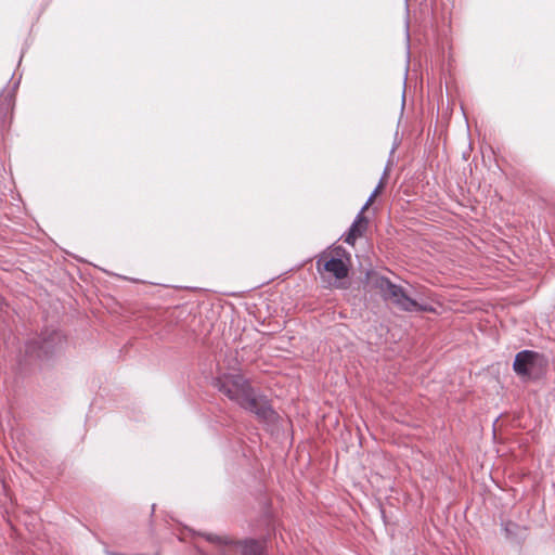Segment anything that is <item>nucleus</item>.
Masks as SVG:
<instances>
[{"mask_svg":"<svg viewBox=\"0 0 555 555\" xmlns=\"http://www.w3.org/2000/svg\"><path fill=\"white\" fill-rule=\"evenodd\" d=\"M215 387L244 410L253 413L260 422L273 423L276 413L266 396L256 393L249 382L240 374L218 377Z\"/></svg>","mask_w":555,"mask_h":555,"instance_id":"obj_1","label":"nucleus"},{"mask_svg":"<svg viewBox=\"0 0 555 555\" xmlns=\"http://www.w3.org/2000/svg\"><path fill=\"white\" fill-rule=\"evenodd\" d=\"M373 284L380 292L383 298L390 300L398 309L405 312L415 311L416 300L412 299L402 286L392 283L386 276H376Z\"/></svg>","mask_w":555,"mask_h":555,"instance_id":"obj_2","label":"nucleus"},{"mask_svg":"<svg viewBox=\"0 0 555 555\" xmlns=\"http://www.w3.org/2000/svg\"><path fill=\"white\" fill-rule=\"evenodd\" d=\"M63 344V337L55 330H44L36 338L28 340L25 345L27 356L36 359L49 358Z\"/></svg>","mask_w":555,"mask_h":555,"instance_id":"obj_3","label":"nucleus"},{"mask_svg":"<svg viewBox=\"0 0 555 555\" xmlns=\"http://www.w3.org/2000/svg\"><path fill=\"white\" fill-rule=\"evenodd\" d=\"M386 176H387V168L385 169L384 176L380 179L379 183L374 189V191L372 192V194L370 195V197L367 198L366 203L361 208L359 214L356 216L354 221L352 222L348 233L345 236V243H347L349 245H353L358 237L363 236L364 232L366 231L367 224H369V220L364 216V211L369 208V206L373 203L374 198L383 190L384 183H385L384 179H385Z\"/></svg>","mask_w":555,"mask_h":555,"instance_id":"obj_4","label":"nucleus"},{"mask_svg":"<svg viewBox=\"0 0 555 555\" xmlns=\"http://www.w3.org/2000/svg\"><path fill=\"white\" fill-rule=\"evenodd\" d=\"M543 360V357L532 350L519 351L514 360V371L521 376L530 375L532 369Z\"/></svg>","mask_w":555,"mask_h":555,"instance_id":"obj_5","label":"nucleus"},{"mask_svg":"<svg viewBox=\"0 0 555 555\" xmlns=\"http://www.w3.org/2000/svg\"><path fill=\"white\" fill-rule=\"evenodd\" d=\"M317 270L319 272L326 271L333 274L337 280L347 278L349 269L347 264L340 258L331 257L323 255L317 260Z\"/></svg>","mask_w":555,"mask_h":555,"instance_id":"obj_6","label":"nucleus"},{"mask_svg":"<svg viewBox=\"0 0 555 555\" xmlns=\"http://www.w3.org/2000/svg\"><path fill=\"white\" fill-rule=\"evenodd\" d=\"M415 311L416 312H434L435 309L430 305H423V304H418L416 301Z\"/></svg>","mask_w":555,"mask_h":555,"instance_id":"obj_7","label":"nucleus"}]
</instances>
